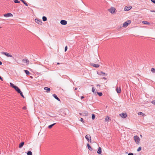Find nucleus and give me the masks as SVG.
Returning a JSON list of instances; mask_svg holds the SVG:
<instances>
[{
  "mask_svg": "<svg viewBox=\"0 0 155 155\" xmlns=\"http://www.w3.org/2000/svg\"><path fill=\"white\" fill-rule=\"evenodd\" d=\"M134 139L136 143L137 144H139L140 141V139L139 137L137 135L135 136L134 137Z\"/></svg>",
  "mask_w": 155,
  "mask_h": 155,
  "instance_id": "obj_1",
  "label": "nucleus"
},
{
  "mask_svg": "<svg viewBox=\"0 0 155 155\" xmlns=\"http://www.w3.org/2000/svg\"><path fill=\"white\" fill-rule=\"evenodd\" d=\"M85 137L88 142L91 143V137L90 135H86Z\"/></svg>",
  "mask_w": 155,
  "mask_h": 155,
  "instance_id": "obj_2",
  "label": "nucleus"
},
{
  "mask_svg": "<svg viewBox=\"0 0 155 155\" xmlns=\"http://www.w3.org/2000/svg\"><path fill=\"white\" fill-rule=\"evenodd\" d=\"M131 21L130 20H128L124 23L123 24V27H126L128 26V25L130 24Z\"/></svg>",
  "mask_w": 155,
  "mask_h": 155,
  "instance_id": "obj_3",
  "label": "nucleus"
},
{
  "mask_svg": "<svg viewBox=\"0 0 155 155\" xmlns=\"http://www.w3.org/2000/svg\"><path fill=\"white\" fill-rule=\"evenodd\" d=\"M108 11L111 13L113 14L114 13L115 11V9L114 8L111 7L110 9L108 10Z\"/></svg>",
  "mask_w": 155,
  "mask_h": 155,
  "instance_id": "obj_4",
  "label": "nucleus"
},
{
  "mask_svg": "<svg viewBox=\"0 0 155 155\" xmlns=\"http://www.w3.org/2000/svg\"><path fill=\"white\" fill-rule=\"evenodd\" d=\"M22 62L25 65H28L29 64V61L26 58L23 59Z\"/></svg>",
  "mask_w": 155,
  "mask_h": 155,
  "instance_id": "obj_5",
  "label": "nucleus"
},
{
  "mask_svg": "<svg viewBox=\"0 0 155 155\" xmlns=\"http://www.w3.org/2000/svg\"><path fill=\"white\" fill-rule=\"evenodd\" d=\"M116 91L118 94H120L121 92V88L120 87H119L117 85L116 86Z\"/></svg>",
  "mask_w": 155,
  "mask_h": 155,
  "instance_id": "obj_6",
  "label": "nucleus"
},
{
  "mask_svg": "<svg viewBox=\"0 0 155 155\" xmlns=\"http://www.w3.org/2000/svg\"><path fill=\"white\" fill-rule=\"evenodd\" d=\"M35 21L36 23L39 25H41V23H42V21L40 19H38L36 18L35 19Z\"/></svg>",
  "mask_w": 155,
  "mask_h": 155,
  "instance_id": "obj_7",
  "label": "nucleus"
},
{
  "mask_svg": "<svg viewBox=\"0 0 155 155\" xmlns=\"http://www.w3.org/2000/svg\"><path fill=\"white\" fill-rule=\"evenodd\" d=\"M120 116L123 118H126L127 117V115L126 113H122L120 114Z\"/></svg>",
  "mask_w": 155,
  "mask_h": 155,
  "instance_id": "obj_8",
  "label": "nucleus"
},
{
  "mask_svg": "<svg viewBox=\"0 0 155 155\" xmlns=\"http://www.w3.org/2000/svg\"><path fill=\"white\" fill-rule=\"evenodd\" d=\"M13 15L11 13H9L6 14L4 15V16L5 17H9L13 16Z\"/></svg>",
  "mask_w": 155,
  "mask_h": 155,
  "instance_id": "obj_9",
  "label": "nucleus"
},
{
  "mask_svg": "<svg viewBox=\"0 0 155 155\" xmlns=\"http://www.w3.org/2000/svg\"><path fill=\"white\" fill-rule=\"evenodd\" d=\"M2 54H4L8 57H12V55L10 54L7 53V52H2Z\"/></svg>",
  "mask_w": 155,
  "mask_h": 155,
  "instance_id": "obj_10",
  "label": "nucleus"
},
{
  "mask_svg": "<svg viewBox=\"0 0 155 155\" xmlns=\"http://www.w3.org/2000/svg\"><path fill=\"white\" fill-rule=\"evenodd\" d=\"M60 23L62 25H66L67 24V21L64 20H61Z\"/></svg>",
  "mask_w": 155,
  "mask_h": 155,
  "instance_id": "obj_11",
  "label": "nucleus"
},
{
  "mask_svg": "<svg viewBox=\"0 0 155 155\" xmlns=\"http://www.w3.org/2000/svg\"><path fill=\"white\" fill-rule=\"evenodd\" d=\"M132 7L131 6H126L124 8V11H128L130 10L131 9Z\"/></svg>",
  "mask_w": 155,
  "mask_h": 155,
  "instance_id": "obj_12",
  "label": "nucleus"
},
{
  "mask_svg": "<svg viewBox=\"0 0 155 155\" xmlns=\"http://www.w3.org/2000/svg\"><path fill=\"white\" fill-rule=\"evenodd\" d=\"M97 73L99 75H106V73L104 72H103V71L97 72Z\"/></svg>",
  "mask_w": 155,
  "mask_h": 155,
  "instance_id": "obj_13",
  "label": "nucleus"
},
{
  "mask_svg": "<svg viewBox=\"0 0 155 155\" xmlns=\"http://www.w3.org/2000/svg\"><path fill=\"white\" fill-rule=\"evenodd\" d=\"M53 96L54 97V98L56 99V100H57L58 101H60V99L55 94H53Z\"/></svg>",
  "mask_w": 155,
  "mask_h": 155,
  "instance_id": "obj_14",
  "label": "nucleus"
},
{
  "mask_svg": "<svg viewBox=\"0 0 155 155\" xmlns=\"http://www.w3.org/2000/svg\"><path fill=\"white\" fill-rule=\"evenodd\" d=\"M92 66H93L94 67H95V68H98L99 66V65L98 64H91Z\"/></svg>",
  "mask_w": 155,
  "mask_h": 155,
  "instance_id": "obj_15",
  "label": "nucleus"
},
{
  "mask_svg": "<svg viewBox=\"0 0 155 155\" xmlns=\"http://www.w3.org/2000/svg\"><path fill=\"white\" fill-rule=\"evenodd\" d=\"M44 89L47 91V92H49L50 91V89L48 87H45L44 88Z\"/></svg>",
  "mask_w": 155,
  "mask_h": 155,
  "instance_id": "obj_16",
  "label": "nucleus"
},
{
  "mask_svg": "<svg viewBox=\"0 0 155 155\" xmlns=\"http://www.w3.org/2000/svg\"><path fill=\"white\" fill-rule=\"evenodd\" d=\"M15 89L18 93H20V92L21 91L20 89L17 86Z\"/></svg>",
  "mask_w": 155,
  "mask_h": 155,
  "instance_id": "obj_17",
  "label": "nucleus"
},
{
  "mask_svg": "<svg viewBox=\"0 0 155 155\" xmlns=\"http://www.w3.org/2000/svg\"><path fill=\"white\" fill-rule=\"evenodd\" d=\"M24 142H21L19 145V147L21 148L24 145Z\"/></svg>",
  "mask_w": 155,
  "mask_h": 155,
  "instance_id": "obj_18",
  "label": "nucleus"
},
{
  "mask_svg": "<svg viewBox=\"0 0 155 155\" xmlns=\"http://www.w3.org/2000/svg\"><path fill=\"white\" fill-rule=\"evenodd\" d=\"M87 146L88 147V148L89 150L90 151H92L93 150L92 148H91V147L90 146L89 144L88 143L87 144Z\"/></svg>",
  "mask_w": 155,
  "mask_h": 155,
  "instance_id": "obj_19",
  "label": "nucleus"
},
{
  "mask_svg": "<svg viewBox=\"0 0 155 155\" xmlns=\"http://www.w3.org/2000/svg\"><path fill=\"white\" fill-rule=\"evenodd\" d=\"M109 120H110V119L109 117L108 116H107L105 118V122L108 121H109Z\"/></svg>",
  "mask_w": 155,
  "mask_h": 155,
  "instance_id": "obj_20",
  "label": "nucleus"
},
{
  "mask_svg": "<svg viewBox=\"0 0 155 155\" xmlns=\"http://www.w3.org/2000/svg\"><path fill=\"white\" fill-rule=\"evenodd\" d=\"M142 23H143L146 24V25H149L150 24V23L146 21H142Z\"/></svg>",
  "mask_w": 155,
  "mask_h": 155,
  "instance_id": "obj_21",
  "label": "nucleus"
},
{
  "mask_svg": "<svg viewBox=\"0 0 155 155\" xmlns=\"http://www.w3.org/2000/svg\"><path fill=\"white\" fill-rule=\"evenodd\" d=\"M10 86L13 88L15 89V87H16V86H15L12 83H10Z\"/></svg>",
  "mask_w": 155,
  "mask_h": 155,
  "instance_id": "obj_22",
  "label": "nucleus"
},
{
  "mask_svg": "<svg viewBox=\"0 0 155 155\" xmlns=\"http://www.w3.org/2000/svg\"><path fill=\"white\" fill-rule=\"evenodd\" d=\"M55 124H56V123H54L53 124H52L51 125H49L48 126V128H49V129H51L52 127L53 126H54V125H55Z\"/></svg>",
  "mask_w": 155,
  "mask_h": 155,
  "instance_id": "obj_23",
  "label": "nucleus"
},
{
  "mask_svg": "<svg viewBox=\"0 0 155 155\" xmlns=\"http://www.w3.org/2000/svg\"><path fill=\"white\" fill-rule=\"evenodd\" d=\"M42 20L44 21H46L47 20V18L45 16L42 17Z\"/></svg>",
  "mask_w": 155,
  "mask_h": 155,
  "instance_id": "obj_24",
  "label": "nucleus"
},
{
  "mask_svg": "<svg viewBox=\"0 0 155 155\" xmlns=\"http://www.w3.org/2000/svg\"><path fill=\"white\" fill-rule=\"evenodd\" d=\"M27 155H32V153L31 151H28L27 153Z\"/></svg>",
  "mask_w": 155,
  "mask_h": 155,
  "instance_id": "obj_25",
  "label": "nucleus"
},
{
  "mask_svg": "<svg viewBox=\"0 0 155 155\" xmlns=\"http://www.w3.org/2000/svg\"><path fill=\"white\" fill-rule=\"evenodd\" d=\"M25 73L27 75H29L30 74V73L29 71L28 70H24Z\"/></svg>",
  "mask_w": 155,
  "mask_h": 155,
  "instance_id": "obj_26",
  "label": "nucleus"
},
{
  "mask_svg": "<svg viewBox=\"0 0 155 155\" xmlns=\"http://www.w3.org/2000/svg\"><path fill=\"white\" fill-rule=\"evenodd\" d=\"M151 71L153 73H154L155 72V69L154 68H152L151 69Z\"/></svg>",
  "mask_w": 155,
  "mask_h": 155,
  "instance_id": "obj_27",
  "label": "nucleus"
},
{
  "mask_svg": "<svg viewBox=\"0 0 155 155\" xmlns=\"http://www.w3.org/2000/svg\"><path fill=\"white\" fill-rule=\"evenodd\" d=\"M97 94L99 95V96H101L102 95V93L101 92H98L97 93Z\"/></svg>",
  "mask_w": 155,
  "mask_h": 155,
  "instance_id": "obj_28",
  "label": "nucleus"
},
{
  "mask_svg": "<svg viewBox=\"0 0 155 155\" xmlns=\"http://www.w3.org/2000/svg\"><path fill=\"white\" fill-rule=\"evenodd\" d=\"M92 92L95 94H96V92H95V89L94 87H92Z\"/></svg>",
  "mask_w": 155,
  "mask_h": 155,
  "instance_id": "obj_29",
  "label": "nucleus"
},
{
  "mask_svg": "<svg viewBox=\"0 0 155 155\" xmlns=\"http://www.w3.org/2000/svg\"><path fill=\"white\" fill-rule=\"evenodd\" d=\"M141 150V147H140L137 149V151L138 152H139Z\"/></svg>",
  "mask_w": 155,
  "mask_h": 155,
  "instance_id": "obj_30",
  "label": "nucleus"
},
{
  "mask_svg": "<svg viewBox=\"0 0 155 155\" xmlns=\"http://www.w3.org/2000/svg\"><path fill=\"white\" fill-rule=\"evenodd\" d=\"M14 1L15 3H19L20 2L18 0H14Z\"/></svg>",
  "mask_w": 155,
  "mask_h": 155,
  "instance_id": "obj_31",
  "label": "nucleus"
},
{
  "mask_svg": "<svg viewBox=\"0 0 155 155\" xmlns=\"http://www.w3.org/2000/svg\"><path fill=\"white\" fill-rule=\"evenodd\" d=\"M138 115H142V116H143L144 115V114L142 112H139L138 113Z\"/></svg>",
  "mask_w": 155,
  "mask_h": 155,
  "instance_id": "obj_32",
  "label": "nucleus"
},
{
  "mask_svg": "<svg viewBox=\"0 0 155 155\" xmlns=\"http://www.w3.org/2000/svg\"><path fill=\"white\" fill-rule=\"evenodd\" d=\"M95 115L94 114H92V120H94L95 118Z\"/></svg>",
  "mask_w": 155,
  "mask_h": 155,
  "instance_id": "obj_33",
  "label": "nucleus"
},
{
  "mask_svg": "<svg viewBox=\"0 0 155 155\" xmlns=\"http://www.w3.org/2000/svg\"><path fill=\"white\" fill-rule=\"evenodd\" d=\"M19 93L20 94V95H21V96L23 97L24 98V95H23V93H22L21 91V92H20V93Z\"/></svg>",
  "mask_w": 155,
  "mask_h": 155,
  "instance_id": "obj_34",
  "label": "nucleus"
},
{
  "mask_svg": "<svg viewBox=\"0 0 155 155\" xmlns=\"http://www.w3.org/2000/svg\"><path fill=\"white\" fill-rule=\"evenodd\" d=\"M67 48H67V46H66L65 47V49H64L65 51H66L67 50Z\"/></svg>",
  "mask_w": 155,
  "mask_h": 155,
  "instance_id": "obj_35",
  "label": "nucleus"
},
{
  "mask_svg": "<svg viewBox=\"0 0 155 155\" xmlns=\"http://www.w3.org/2000/svg\"><path fill=\"white\" fill-rule=\"evenodd\" d=\"M23 3L26 6H28V4L26 3V2H25V1L24 3Z\"/></svg>",
  "mask_w": 155,
  "mask_h": 155,
  "instance_id": "obj_36",
  "label": "nucleus"
},
{
  "mask_svg": "<svg viewBox=\"0 0 155 155\" xmlns=\"http://www.w3.org/2000/svg\"><path fill=\"white\" fill-rule=\"evenodd\" d=\"M152 103L153 104L155 105V100L153 101H152Z\"/></svg>",
  "mask_w": 155,
  "mask_h": 155,
  "instance_id": "obj_37",
  "label": "nucleus"
},
{
  "mask_svg": "<svg viewBox=\"0 0 155 155\" xmlns=\"http://www.w3.org/2000/svg\"><path fill=\"white\" fill-rule=\"evenodd\" d=\"M81 121L83 122H84V120H83V119L82 118H81Z\"/></svg>",
  "mask_w": 155,
  "mask_h": 155,
  "instance_id": "obj_38",
  "label": "nucleus"
},
{
  "mask_svg": "<svg viewBox=\"0 0 155 155\" xmlns=\"http://www.w3.org/2000/svg\"><path fill=\"white\" fill-rule=\"evenodd\" d=\"M128 155H134L133 153H130L128 154Z\"/></svg>",
  "mask_w": 155,
  "mask_h": 155,
  "instance_id": "obj_39",
  "label": "nucleus"
},
{
  "mask_svg": "<svg viewBox=\"0 0 155 155\" xmlns=\"http://www.w3.org/2000/svg\"><path fill=\"white\" fill-rule=\"evenodd\" d=\"M151 1L155 4V0H151Z\"/></svg>",
  "mask_w": 155,
  "mask_h": 155,
  "instance_id": "obj_40",
  "label": "nucleus"
},
{
  "mask_svg": "<svg viewBox=\"0 0 155 155\" xmlns=\"http://www.w3.org/2000/svg\"><path fill=\"white\" fill-rule=\"evenodd\" d=\"M84 98V96H81V99H83Z\"/></svg>",
  "mask_w": 155,
  "mask_h": 155,
  "instance_id": "obj_41",
  "label": "nucleus"
},
{
  "mask_svg": "<svg viewBox=\"0 0 155 155\" xmlns=\"http://www.w3.org/2000/svg\"><path fill=\"white\" fill-rule=\"evenodd\" d=\"M0 79L2 81H3V79L0 76Z\"/></svg>",
  "mask_w": 155,
  "mask_h": 155,
  "instance_id": "obj_42",
  "label": "nucleus"
},
{
  "mask_svg": "<svg viewBox=\"0 0 155 155\" xmlns=\"http://www.w3.org/2000/svg\"><path fill=\"white\" fill-rule=\"evenodd\" d=\"M23 3L25 1L24 0H20Z\"/></svg>",
  "mask_w": 155,
  "mask_h": 155,
  "instance_id": "obj_43",
  "label": "nucleus"
},
{
  "mask_svg": "<svg viewBox=\"0 0 155 155\" xmlns=\"http://www.w3.org/2000/svg\"><path fill=\"white\" fill-rule=\"evenodd\" d=\"M97 87H100V85H99V84H97Z\"/></svg>",
  "mask_w": 155,
  "mask_h": 155,
  "instance_id": "obj_44",
  "label": "nucleus"
},
{
  "mask_svg": "<svg viewBox=\"0 0 155 155\" xmlns=\"http://www.w3.org/2000/svg\"><path fill=\"white\" fill-rule=\"evenodd\" d=\"M68 111V110H67V109H65V110H64V111H65V112H66L67 111Z\"/></svg>",
  "mask_w": 155,
  "mask_h": 155,
  "instance_id": "obj_45",
  "label": "nucleus"
},
{
  "mask_svg": "<svg viewBox=\"0 0 155 155\" xmlns=\"http://www.w3.org/2000/svg\"><path fill=\"white\" fill-rule=\"evenodd\" d=\"M103 79H104V80H106L107 79V78H105V77H104L103 78Z\"/></svg>",
  "mask_w": 155,
  "mask_h": 155,
  "instance_id": "obj_46",
  "label": "nucleus"
},
{
  "mask_svg": "<svg viewBox=\"0 0 155 155\" xmlns=\"http://www.w3.org/2000/svg\"><path fill=\"white\" fill-rule=\"evenodd\" d=\"M2 64V62L0 61V65H1Z\"/></svg>",
  "mask_w": 155,
  "mask_h": 155,
  "instance_id": "obj_47",
  "label": "nucleus"
},
{
  "mask_svg": "<svg viewBox=\"0 0 155 155\" xmlns=\"http://www.w3.org/2000/svg\"><path fill=\"white\" fill-rule=\"evenodd\" d=\"M77 90V88H75V90Z\"/></svg>",
  "mask_w": 155,
  "mask_h": 155,
  "instance_id": "obj_48",
  "label": "nucleus"
},
{
  "mask_svg": "<svg viewBox=\"0 0 155 155\" xmlns=\"http://www.w3.org/2000/svg\"><path fill=\"white\" fill-rule=\"evenodd\" d=\"M60 64V63H58H58H57V64Z\"/></svg>",
  "mask_w": 155,
  "mask_h": 155,
  "instance_id": "obj_49",
  "label": "nucleus"
},
{
  "mask_svg": "<svg viewBox=\"0 0 155 155\" xmlns=\"http://www.w3.org/2000/svg\"><path fill=\"white\" fill-rule=\"evenodd\" d=\"M140 136L141 137H142V135H140Z\"/></svg>",
  "mask_w": 155,
  "mask_h": 155,
  "instance_id": "obj_50",
  "label": "nucleus"
},
{
  "mask_svg": "<svg viewBox=\"0 0 155 155\" xmlns=\"http://www.w3.org/2000/svg\"><path fill=\"white\" fill-rule=\"evenodd\" d=\"M79 114H80V115H81V113H79Z\"/></svg>",
  "mask_w": 155,
  "mask_h": 155,
  "instance_id": "obj_51",
  "label": "nucleus"
},
{
  "mask_svg": "<svg viewBox=\"0 0 155 155\" xmlns=\"http://www.w3.org/2000/svg\"><path fill=\"white\" fill-rule=\"evenodd\" d=\"M23 109H25V107H23Z\"/></svg>",
  "mask_w": 155,
  "mask_h": 155,
  "instance_id": "obj_52",
  "label": "nucleus"
}]
</instances>
